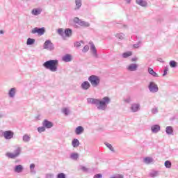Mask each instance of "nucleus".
Listing matches in <instances>:
<instances>
[{"label":"nucleus","instance_id":"9","mask_svg":"<svg viewBox=\"0 0 178 178\" xmlns=\"http://www.w3.org/2000/svg\"><path fill=\"white\" fill-rule=\"evenodd\" d=\"M42 124L47 129H51V127H52L54 126V124L52 122L48 121V120H44L42 122Z\"/></svg>","mask_w":178,"mask_h":178},{"label":"nucleus","instance_id":"15","mask_svg":"<svg viewBox=\"0 0 178 178\" xmlns=\"http://www.w3.org/2000/svg\"><path fill=\"white\" fill-rule=\"evenodd\" d=\"M138 67V66L137 65V64H131L128 67V70H129L130 72H134L137 70Z\"/></svg>","mask_w":178,"mask_h":178},{"label":"nucleus","instance_id":"27","mask_svg":"<svg viewBox=\"0 0 178 178\" xmlns=\"http://www.w3.org/2000/svg\"><path fill=\"white\" fill-rule=\"evenodd\" d=\"M35 42V40L31 39V38H28L26 44L27 45H33Z\"/></svg>","mask_w":178,"mask_h":178},{"label":"nucleus","instance_id":"18","mask_svg":"<svg viewBox=\"0 0 178 178\" xmlns=\"http://www.w3.org/2000/svg\"><path fill=\"white\" fill-rule=\"evenodd\" d=\"M64 62H70L72 60V56L70 54H66L62 58Z\"/></svg>","mask_w":178,"mask_h":178},{"label":"nucleus","instance_id":"30","mask_svg":"<svg viewBox=\"0 0 178 178\" xmlns=\"http://www.w3.org/2000/svg\"><path fill=\"white\" fill-rule=\"evenodd\" d=\"M131 55H132L131 51H128V52L124 53L122 56L123 58H129V56H131Z\"/></svg>","mask_w":178,"mask_h":178},{"label":"nucleus","instance_id":"34","mask_svg":"<svg viewBox=\"0 0 178 178\" xmlns=\"http://www.w3.org/2000/svg\"><path fill=\"white\" fill-rule=\"evenodd\" d=\"M23 140L24 141L27 143V141H30V137L29 136V135H24L23 137Z\"/></svg>","mask_w":178,"mask_h":178},{"label":"nucleus","instance_id":"49","mask_svg":"<svg viewBox=\"0 0 178 178\" xmlns=\"http://www.w3.org/2000/svg\"><path fill=\"white\" fill-rule=\"evenodd\" d=\"M0 33H1V34H3V31H1Z\"/></svg>","mask_w":178,"mask_h":178},{"label":"nucleus","instance_id":"5","mask_svg":"<svg viewBox=\"0 0 178 178\" xmlns=\"http://www.w3.org/2000/svg\"><path fill=\"white\" fill-rule=\"evenodd\" d=\"M32 34H38L39 35H42L45 33V28H34L31 31Z\"/></svg>","mask_w":178,"mask_h":178},{"label":"nucleus","instance_id":"29","mask_svg":"<svg viewBox=\"0 0 178 178\" xmlns=\"http://www.w3.org/2000/svg\"><path fill=\"white\" fill-rule=\"evenodd\" d=\"M76 9H80L81 7V0H76Z\"/></svg>","mask_w":178,"mask_h":178},{"label":"nucleus","instance_id":"47","mask_svg":"<svg viewBox=\"0 0 178 178\" xmlns=\"http://www.w3.org/2000/svg\"><path fill=\"white\" fill-rule=\"evenodd\" d=\"M34 168H35V165L33 163L30 165V169H34Z\"/></svg>","mask_w":178,"mask_h":178},{"label":"nucleus","instance_id":"17","mask_svg":"<svg viewBox=\"0 0 178 178\" xmlns=\"http://www.w3.org/2000/svg\"><path fill=\"white\" fill-rule=\"evenodd\" d=\"M136 3H137V5H140V6H147V1H145V0H136Z\"/></svg>","mask_w":178,"mask_h":178},{"label":"nucleus","instance_id":"12","mask_svg":"<svg viewBox=\"0 0 178 178\" xmlns=\"http://www.w3.org/2000/svg\"><path fill=\"white\" fill-rule=\"evenodd\" d=\"M151 130L152 131V133H158V131H159V130H161V126L156 124V125H153L151 127Z\"/></svg>","mask_w":178,"mask_h":178},{"label":"nucleus","instance_id":"42","mask_svg":"<svg viewBox=\"0 0 178 178\" xmlns=\"http://www.w3.org/2000/svg\"><path fill=\"white\" fill-rule=\"evenodd\" d=\"M94 178H102V175L101 174H97L94 176Z\"/></svg>","mask_w":178,"mask_h":178},{"label":"nucleus","instance_id":"33","mask_svg":"<svg viewBox=\"0 0 178 178\" xmlns=\"http://www.w3.org/2000/svg\"><path fill=\"white\" fill-rule=\"evenodd\" d=\"M81 44H84L82 41L81 42H76L74 43V47L76 48H79V47H81Z\"/></svg>","mask_w":178,"mask_h":178},{"label":"nucleus","instance_id":"22","mask_svg":"<svg viewBox=\"0 0 178 178\" xmlns=\"http://www.w3.org/2000/svg\"><path fill=\"white\" fill-rule=\"evenodd\" d=\"M88 104H95V105H97V104L98 103V99L88 98Z\"/></svg>","mask_w":178,"mask_h":178},{"label":"nucleus","instance_id":"40","mask_svg":"<svg viewBox=\"0 0 178 178\" xmlns=\"http://www.w3.org/2000/svg\"><path fill=\"white\" fill-rule=\"evenodd\" d=\"M63 113H65V115H69V110L65 108L63 109Z\"/></svg>","mask_w":178,"mask_h":178},{"label":"nucleus","instance_id":"41","mask_svg":"<svg viewBox=\"0 0 178 178\" xmlns=\"http://www.w3.org/2000/svg\"><path fill=\"white\" fill-rule=\"evenodd\" d=\"M58 178H66V175L63 173H60L58 175Z\"/></svg>","mask_w":178,"mask_h":178},{"label":"nucleus","instance_id":"46","mask_svg":"<svg viewBox=\"0 0 178 178\" xmlns=\"http://www.w3.org/2000/svg\"><path fill=\"white\" fill-rule=\"evenodd\" d=\"M166 74H168V68L164 70L163 76H166Z\"/></svg>","mask_w":178,"mask_h":178},{"label":"nucleus","instance_id":"11","mask_svg":"<svg viewBox=\"0 0 178 178\" xmlns=\"http://www.w3.org/2000/svg\"><path fill=\"white\" fill-rule=\"evenodd\" d=\"M41 12H42L41 8H34L32 10V15L34 16H38V15L41 14Z\"/></svg>","mask_w":178,"mask_h":178},{"label":"nucleus","instance_id":"16","mask_svg":"<svg viewBox=\"0 0 178 178\" xmlns=\"http://www.w3.org/2000/svg\"><path fill=\"white\" fill-rule=\"evenodd\" d=\"M131 109L132 112H137V111H138V109H140V104H132L131 106Z\"/></svg>","mask_w":178,"mask_h":178},{"label":"nucleus","instance_id":"28","mask_svg":"<svg viewBox=\"0 0 178 178\" xmlns=\"http://www.w3.org/2000/svg\"><path fill=\"white\" fill-rule=\"evenodd\" d=\"M164 165H165V168H168V169H170L172 168V163L169 161H166L164 163Z\"/></svg>","mask_w":178,"mask_h":178},{"label":"nucleus","instance_id":"8","mask_svg":"<svg viewBox=\"0 0 178 178\" xmlns=\"http://www.w3.org/2000/svg\"><path fill=\"white\" fill-rule=\"evenodd\" d=\"M44 49H49L50 51L54 49V44L51 42V40H47L44 44Z\"/></svg>","mask_w":178,"mask_h":178},{"label":"nucleus","instance_id":"21","mask_svg":"<svg viewBox=\"0 0 178 178\" xmlns=\"http://www.w3.org/2000/svg\"><path fill=\"white\" fill-rule=\"evenodd\" d=\"M23 170V166L22 165H18L15 168V172H17V173H20Z\"/></svg>","mask_w":178,"mask_h":178},{"label":"nucleus","instance_id":"4","mask_svg":"<svg viewBox=\"0 0 178 178\" xmlns=\"http://www.w3.org/2000/svg\"><path fill=\"white\" fill-rule=\"evenodd\" d=\"M6 155L8 156V158H10L11 159L17 158V156L20 155V147H16L15 149V153L7 152Z\"/></svg>","mask_w":178,"mask_h":178},{"label":"nucleus","instance_id":"7","mask_svg":"<svg viewBox=\"0 0 178 178\" xmlns=\"http://www.w3.org/2000/svg\"><path fill=\"white\" fill-rule=\"evenodd\" d=\"M149 89L151 91V92H157L158 85L155 84V83L154 82H150Z\"/></svg>","mask_w":178,"mask_h":178},{"label":"nucleus","instance_id":"23","mask_svg":"<svg viewBox=\"0 0 178 178\" xmlns=\"http://www.w3.org/2000/svg\"><path fill=\"white\" fill-rule=\"evenodd\" d=\"M15 94H16V89L15 88H13L10 89V90L9 92V96L11 98H13V97H15Z\"/></svg>","mask_w":178,"mask_h":178},{"label":"nucleus","instance_id":"3","mask_svg":"<svg viewBox=\"0 0 178 178\" xmlns=\"http://www.w3.org/2000/svg\"><path fill=\"white\" fill-rule=\"evenodd\" d=\"M88 81L93 87H97L99 84V77L95 75H92L88 78Z\"/></svg>","mask_w":178,"mask_h":178},{"label":"nucleus","instance_id":"19","mask_svg":"<svg viewBox=\"0 0 178 178\" xmlns=\"http://www.w3.org/2000/svg\"><path fill=\"white\" fill-rule=\"evenodd\" d=\"M72 145L74 147V148H77V147L80 145V142L77 139H74L72 142Z\"/></svg>","mask_w":178,"mask_h":178},{"label":"nucleus","instance_id":"37","mask_svg":"<svg viewBox=\"0 0 178 178\" xmlns=\"http://www.w3.org/2000/svg\"><path fill=\"white\" fill-rule=\"evenodd\" d=\"M117 37L120 40H123V38H124V35L123 33H119V34L117 35Z\"/></svg>","mask_w":178,"mask_h":178},{"label":"nucleus","instance_id":"31","mask_svg":"<svg viewBox=\"0 0 178 178\" xmlns=\"http://www.w3.org/2000/svg\"><path fill=\"white\" fill-rule=\"evenodd\" d=\"M144 161L146 163H151V162H152V158L151 157H146L144 159Z\"/></svg>","mask_w":178,"mask_h":178},{"label":"nucleus","instance_id":"20","mask_svg":"<svg viewBox=\"0 0 178 178\" xmlns=\"http://www.w3.org/2000/svg\"><path fill=\"white\" fill-rule=\"evenodd\" d=\"M148 72L149 73V74H151L154 77H158V74H156V72H155L152 68L149 67Z\"/></svg>","mask_w":178,"mask_h":178},{"label":"nucleus","instance_id":"6","mask_svg":"<svg viewBox=\"0 0 178 178\" xmlns=\"http://www.w3.org/2000/svg\"><path fill=\"white\" fill-rule=\"evenodd\" d=\"M14 133L12 131H6L3 132V136L6 140H10V138H13Z\"/></svg>","mask_w":178,"mask_h":178},{"label":"nucleus","instance_id":"14","mask_svg":"<svg viewBox=\"0 0 178 178\" xmlns=\"http://www.w3.org/2000/svg\"><path fill=\"white\" fill-rule=\"evenodd\" d=\"M83 132H84V128L81 126H79L75 129V133L77 135H80V134H81V133H83Z\"/></svg>","mask_w":178,"mask_h":178},{"label":"nucleus","instance_id":"26","mask_svg":"<svg viewBox=\"0 0 178 178\" xmlns=\"http://www.w3.org/2000/svg\"><path fill=\"white\" fill-rule=\"evenodd\" d=\"M71 159H74V161H77V159H79V154L72 153L71 154Z\"/></svg>","mask_w":178,"mask_h":178},{"label":"nucleus","instance_id":"45","mask_svg":"<svg viewBox=\"0 0 178 178\" xmlns=\"http://www.w3.org/2000/svg\"><path fill=\"white\" fill-rule=\"evenodd\" d=\"M52 177H53L52 174H47L46 175V178H52Z\"/></svg>","mask_w":178,"mask_h":178},{"label":"nucleus","instance_id":"10","mask_svg":"<svg viewBox=\"0 0 178 178\" xmlns=\"http://www.w3.org/2000/svg\"><path fill=\"white\" fill-rule=\"evenodd\" d=\"M81 87V88H83V90H88V88L91 87V85L90 84L89 81H86L83 83H82Z\"/></svg>","mask_w":178,"mask_h":178},{"label":"nucleus","instance_id":"39","mask_svg":"<svg viewBox=\"0 0 178 178\" xmlns=\"http://www.w3.org/2000/svg\"><path fill=\"white\" fill-rule=\"evenodd\" d=\"M106 145L108 148H109V149H111V151H113V147H112V145L109 143H106Z\"/></svg>","mask_w":178,"mask_h":178},{"label":"nucleus","instance_id":"13","mask_svg":"<svg viewBox=\"0 0 178 178\" xmlns=\"http://www.w3.org/2000/svg\"><path fill=\"white\" fill-rule=\"evenodd\" d=\"M74 22L76 24H79V26H86L84 21H81L80 19H79V17L74 18Z\"/></svg>","mask_w":178,"mask_h":178},{"label":"nucleus","instance_id":"35","mask_svg":"<svg viewBox=\"0 0 178 178\" xmlns=\"http://www.w3.org/2000/svg\"><path fill=\"white\" fill-rule=\"evenodd\" d=\"M90 45H91V51H92V52H95L96 49H95V45H94V43H92V42H90Z\"/></svg>","mask_w":178,"mask_h":178},{"label":"nucleus","instance_id":"32","mask_svg":"<svg viewBox=\"0 0 178 178\" xmlns=\"http://www.w3.org/2000/svg\"><path fill=\"white\" fill-rule=\"evenodd\" d=\"M177 65V63H176V61H175V60H171V61L170 62V66L171 67H176Z\"/></svg>","mask_w":178,"mask_h":178},{"label":"nucleus","instance_id":"38","mask_svg":"<svg viewBox=\"0 0 178 178\" xmlns=\"http://www.w3.org/2000/svg\"><path fill=\"white\" fill-rule=\"evenodd\" d=\"M88 49H90V47H88V45H86L83 49V52H88Z\"/></svg>","mask_w":178,"mask_h":178},{"label":"nucleus","instance_id":"43","mask_svg":"<svg viewBox=\"0 0 178 178\" xmlns=\"http://www.w3.org/2000/svg\"><path fill=\"white\" fill-rule=\"evenodd\" d=\"M58 34H60V35H62V34H63V30L62 29H59L58 30Z\"/></svg>","mask_w":178,"mask_h":178},{"label":"nucleus","instance_id":"36","mask_svg":"<svg viewBox=\"0 0 178 178\" xmlns=\"http://www.w3.org/2000/svg\"><path fill=\"white\" fill-rule=\"evenodd\" d=\"M44 131H45V127H41L38 128V131L39 133H42Z\"/></svg>","mask_w":178,"mask_h":178},{"label":"nucleus","instance_id":"24","mask_svg":"<svg viewBox=\"0 0 178 178\" xmlns=\"http://www.w3.org/2000/svg\"><path fill=\"white\" fill-rule=\"evenodd\" d=\"M165 131L167 134H172V133H173V128L170 126L167 127Z\"/></svg>","mask_w":178,"mask_h":178},{"label":"nucleus","instance_id":"25","mask_svg":"<svg viewBox=\"0 0 178 178\" xmlns=\"http://www.w3.org/2000/svg\"><path fill=\"white\" fill-rule=\"evenodd\" d=\"M65 34L66 37H70V35H72V29H65Z\"/></svg>","mask_w":178,"mask_h":178},{"label":"nucleus","instance_id":"2","mask_svg":"<svg viewBox=\"0 0 178 178\" xmlns=\"http://www.w3.org/2000/svg\"><path fill=\"white\" fill-rule=\"evenodd\" d=\"M111 102V99L108 97H104L102 100H99L96 104L97 108L99 109L104 110L106 108V105Z\"/></svg>","mask_w":178,"mask_h":178},{"label":"nucleus","instance_id":"44","mask_svg":"<svg viewBox=\"0 0 178 178\" xmlns=\"http://www.w3.org/2000/svg\"><path fill=\"white\" fill-rule=\"evenodd\" d=\"M111 178H123V175H118L117 176L113 177Z\"/></svg>","mask_w":178,"mask_h":178},{"label":"nucleus","instance_id":"1","mask_svg":"<svg viewBox=\"0 0 178 178\" xmlns=\"http://www.w3.org/2000/svg\"><path fill=\"white\" fill-rule=\"evenodd\" d=\"M43 66L50 72H56L58 66H59V61L58 60H50L44 62Z\"/></svg>","mask_w":178,"mask_h":178},{"label":"nucleus","instance_id":"48","mask_svg":"<svg viewBox=\"0 0 178 178\" xmlns=\"http://www.w3.org/2000/svg\"><path fill=\"white\" fill-rule=\"evenodd\" d=\"M138 59V58H137L136 57H135V58H133L131 59V61H132V62H136Z\"/></svg>","mask_w":178,"mask_h":178}]
</instances>
